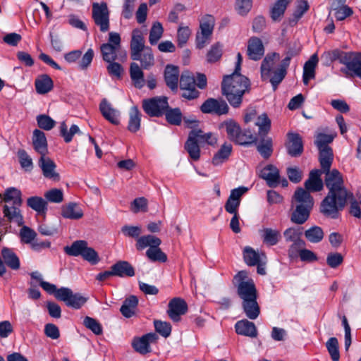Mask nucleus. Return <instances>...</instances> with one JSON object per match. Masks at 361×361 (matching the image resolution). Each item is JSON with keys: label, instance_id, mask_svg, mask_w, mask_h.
<instances>
[{"label": "nucleus", "instance_id": "obj_8", "mask_svg": "<svg viewBox=\"0 0 361 361\" xmlns=\"http://www.w3.org/2000/svg\"><path fill=\"white\" fill-rule=\"evenodd\" d=\"M64 250L70 256H82L85 260L92 264H96L99 261L97 252L93 248L88 247L85 240H76L71 246L65 247Z\"/></svg>", "mask_w": 361, "mask_h": 361}, {"label": "nucleus", "instance_id": "obj_48", "mask_svg": "<svg viewBox=\"0 0 361 361\" xmlns=\"http://www.w3.org/2000/svg\"><path fill=\"white\" fill-rule=\"evenodd\" d=\"M291 0H277L271 8V17L274 21H278L283 16L288 4Z\"/></svg>", "mask_w": 361, "mask_h": 361}, {"label": "nucleus", "instance_id": "obj_55", "mask_svg": "<svg viewBox=\"0 0 361 361\" xmlns=\"http://www.w3.org/2000/svg\"><path fill=\"white\" fill-rule=\"evenodd\" d=\"M154 326L156 331L164 338H168L171 334L172 327L169 322L154 320Z\"/></svg>", "mask_w": 361, "mask_h": 361}, {"label": "nucleus", "instance_id": "obj_62", "mask_svg": "<svg viewBox=\"0 0 361 361\" xmlns=\"http://www.w3.org/2000/svg\"><path fill=\"white\" fill-rule=\"evenodd\" d=\"M343 262V257L339 252H330L326 257V264L332 269L339 267Z\"/></svg>", "mask_w": 361, "mask_h": 361}, {"label": "nucleus", "instance_id": "obj_34", "mask_svg": "<svg viewBox=\"0 0 361 361\" xmlns=\"http://www.w3.org/2000/svg\"><path fill=\"white\" fill-rule=\"evenodd\" d=\"M318 63V57L316 54L311 56L310 59L305 62L303 67L302 80L305 85H307L310 80L315 76V68Z\"/></svg>", "mask_w": 361, "mask_h": 361}, {"label": "nucleus", "instance_id": "obj_64", "mask_svg": "<svg viewBox=\"0 0 361 361\" xmlns=\"http://www.w3.org/2000/svg\"><path fill=\"white\" fill-rule=\"evenodd\" d=\"M106 66L107 71L111 76L121 78L123 72V68L121 64L116 63L115 61L108 62Z\"/></svg>", "mask_w": 361, "mask_h": 361}, {"label": "nucleus", "instance_id": "obj_49", "mask_svg": "<svg viewBox=\"0 0 361 361\" xmlns=\"http://www.w3.org/2000/svg\"><path fill=\"white\" fill-rule=\"evenodd\" d=\"M166 119L169 123L179 126L182 121V113L179 108L166 109L164 112Z\"/></svg>", "mask_w": 361, "mask_h": 361}, {"label": "nucleus", "instance_id": "obj_18", "mask_svg": "<svg viewBox=\"0 0 361 361\" xmlns=\"http://www.w3.org/2000/svg\"><path fill=\"white\" fill-rule=\"evenodd\" d=\"M187 310L185 301L180 298H174L169 303L167 314L173 322H178L180 320V316L185 314Z\"/></svg>", "mask_w": 361, "mask_h": 361}, {"label": "nucleus", "instance_id": "obj_51", "mask_svg": "<svg viewBox=\"0 0 361 361\" xmlns=\"http://www.w3.org/2000/svg\"><path fill=\"white\" fill-rule=\"evenodd\" d=\"M257 140V137L250 130H241L238 133L233 142L240 145H247L253 143Z\"/></svg>", "mask_w": 361, "mask_h": 361}, {"label": "nucleus", "instance_id": "obj_14", "mask_svg": "<svg viewBox=\"0 0 361 361\" xmlns=\"http://www.w3.org/2000/svg\"><path fill=\"white\" fill-rule=\"evenodd\" d=\"M336 135V133H319L317 135L314 144L319 150V158H332L334 157L333 150L329 145L333 142Z\"/></svg>", "mask_w": 361, "mask_h": 361}, {"label": "nucleus", "instance_id": "obj_2", "mask_svg": "<svg viewBox=\"0 0 361 361\" xmlns=\"http://www.w3.org/2000/svg\"><path fill=\"white\" fill-rule=\"evenodd\" d=\"M237 293L242 300V308L250 319H257L260 314V307L257 301V290L252 279L245 271H240L233 279Z\"/></svg>", "mask_w": 361, "mask_h": 361}, {"label": "nucleus", "instance_id": "obj_32", "mask_svg": "<svg viewBox=\"0 0 361 361\" xmlns=\"http://www.w3.org/2000/svg\"><path fill=\"white\" fill-rule=\"evenodd\" d=\"M39 166L45 178L53 180L59 179V174L56 169V165L52 159H39Z\"/></svg>", "mask_w": 361, "mask_h": 361}, {"label": "nucleus", "instance_id": "obj_4", "mask_svg": "<svg viewBox=\"0 0 361 361\" xmlns=\"http://www.w3.org/2000/svg\"><path fill=\"white\" fill-rule=\"evenodd\" d=\"M292 204L295 206L290 221L296 224H303L309 219L314 205L311 195L302 188H298L293 197Z\"/></svg>", "mask_w": 361, "mask_h": 361}, {"label": "nucleus", "instance_id": "obj_41", "mask_svg": "<svg viewBox=\"0 0 361 361\" xmlns=\"http://www.w3.org/2000/svg\"><path fill=\"white\" fill-rule=\"evenodd\" d=\"M137 58L133 60L140 61L143 69L149 70L154 65V57L150 47H147L142 53H139Z\"/></svg>", "mask_w": 361, "mask_h": 361}, {"label": "nucleus", "instance_id": "obj_13", "mask_svg": "<svg viewBox=\"0 0 361 361\" xmlns=\"http://www.w3.org/2000/svg\"><path fill=\"white\" fill-rule=\"evenodd\" d=\"M200 32L196 35V46L202 49L210 39L214 27V18L209 15L204 16L200 22Z\"/></svg>", "mask_w": 361, "mask_h": 361}, {"label": "nucleus", "instance_id": "obj_1", "mask_svg": "<svg viewBox=\"0 0 361 361\" xmlns=\"http://www.w3.org/2000/svg\"><path fill=\"white\" fill-rule=\"evenodd\" d=\"M332 159H320L322 173H325V185L328 194L321 204V212L326 216L336 218L339 210L343 209L348 197H353L344 185L342 174L337 170L329 171Z\"/></svg>", "mask_w": 361, "mask_h": 361}, {"label": "nucleus", "instance_id": "obj_54", "mask_svg": "<svg viewBox=\"0 0 361 361\" xmlns=\"http://www.w3.org/2000/svg\"><path fill=\"white\" fill-rule=\"evenodd\" d=\"M326 347L333 361H338L340 359V353L338 350V341L335 337L330 338L326 343Z\"/></svg>", "mask_w": 361, "mask_h": 361}, {"label": "nucleus", "instance_id": "obj_52", "mask_svg": "<svg viewBox=\"0 0 361 361\" xmlns=\"http://www.w3.org/2000/svg\"><path fill=\"white\" fill-rule=\"evenodd\" d=\"M78 133H80V129L76 125H72L69 131H68L67 126L64 121L60 125V135L66 143L70 142L73 136Z\"/></svg>", "mask_w": 361, "mask_h": 361}, {"label": "nucleus", "instance_id": "obj_25", "mask_svg": "<svg viewBox=\"0 0 361 361\" xmlns=\"http://www.w3.org/2000/svg\"><path fill=\"white\" fill-rule=\"evenodd\" d=\"M61 216L65 219L78 220L84 215L81 207L75 202H69L61 207Z\"/></svg>", "mask_w": 361, "mask_h": 361}, {"label": "nucleus", "instance_id": "obj_61", "mask_svg": "<svg viewBox=\"0 0 361 361\" xmlns=\"http://www.w3.org/2000/svg\"><path fill=\"white\" fill-rule=\"evenodd\" d=\"M222 56V46L219 43L214 44L207 53V61L209 63L217 61Z\"/></svg>", "mask_w": 361, "mask_h": 361}, {"label": "nucleus", "instance_id": "obj_45", "mask_svg": "<svg viewBox=\"0 0 361 361\" xmlns=\"http://www.w3.org/2000/svg\"><path fill=\"white\" fill-rule=\"evenodd\" d=\"M219 128L225 130L228 137L232 141L235 140L238 133H240V126L233 119H228L221 123Z\"/></svg>", "mask_w": 361, "mask_h": 361}, {"label": "nucleus", "instance_id": "obj_3", "mask_svg": "<svg viewBox=\"0 0 361 361\" xmlns=\"http://www.w3.org/2000/svg\"><path fill=\"white\" fill-rule=\"evenodd\" d=\"M249 79L240 73H233L224 77L221 90L229 104L234 108L240 106L243 96L250 91Z\"/></svg>", "mask_w": 361, "mask_h": 361}, {"label": "nucleus", "instance_id": "obj_12", "mask_svg": "<svg viewBox=\"0 0 361 361\" xmlns=\"http://www.w3.org/2000/svg\"><path fill=\"white\" fill-rule=\"evenodd\" d=\"M341 63L345 66L341 71L346 75H356L361 78V53L348 52L341 60Z\"/></svg>", "mask_w": 361, "mask_h": 361}, {"label": "nucleus", "instance_id": "obj_26", "mask_svg": "<svg viewBox=\"0 0 361 361\" xmlns=\"http://www.w3.org/2000/svg\"><path fill=\"white\" fill-rule=\"evenodd\" d=\"M20 206L21 205L15 204H12L11 205L6 204L3 208L4 215L8 221L14 222L18 226H21L23 224V216L20 209Z\"/></svg>", "mask_w": 361, "mask_h": 361}, {"label": "nucleus", "instance_id": "obj_53", "mask_svg": "<svg viewBox=\"0 0 361 361\" xmlns=\"http://www.w3.org/2000/svg\"><path fill=\"white\" fill-rule=\"evenodd\" d=\"M164 28L159 22H155L149 31V41L152 45L156 44L162 37Z\"/></svg>", "mask_w": 361, "mask_h": 361}, {"label": "nucleus", "instance_id": "obj_57", "mask_svg": "<svg viewBox=\"0 0 361 361\" xmlns=\"http://www.w3.org/2000/svg\"><path fill=\"white\" fill-rule=\"evenodd\" d=\"M87 300V298L81 295L80 293H73L72 292V296H70L66 305L74 309H79L84 305Z\"/></svg>", "mask_w": 361, "mask_h": 361}, {"label": "nucleus", "instance_id": "obj_23", "mask_svg": "<svg viewBox=\"0 0 361 361\" xmlns=\"http://www.w3.org/2000/svg\"><path fill=\"white\" fill-rule=\"evenodd\" d=\"M247 53L250 59L259 60L264 54V48L262 40L257 37H251L247 43Z\"/></svg>", "mask_w": 361, "mask_h": 361}, {"label": "nucleus", "instance_id": "obj_5", "mask_svg": "<svg viewBox=\"0 0 361 361\" xmlns=\"http://www.w3.org/2000/svg\"><path fill=\"white\" fill-rule=\"evenodd\" d=\"M207 78L203 73L197 74V80L194 75L189 71L182 73L180 78V87L183 91L182 96L188 99H194L199 97L200 92L196 89H204L207 87Z\"/></svg>", "mask_w": 361, "mask_h": 361}, {"label": "nucleus", "instance_id": "obj_15", "mask_svg": "<svg viewBox=\"0 0 361 361\" xmlns=\"http://www.w3.org/2000/svg\"><path fill=\"white\" fill-rule=\"evenodd\" d=\"M100 50L103 60L107 63L115 61L117 59L123 62L127 59L126 51H122L115 46H111L110 43L102 44L100 47Z\"/></svg>", "mask_w": 361, "mask_h": 361}, {"label": "nucleus", "instance_id": "obj_9", "mask_svg": "<svg viewBox=\"0 0 361 361\" xmlns=\"http://www.w3.org/2000/svg\"><path fill=\"white\" fill-rule=\"evenodd\" d=\"M92 16L101 32H106L109 30V11L106 3H94Z\"/></svg>", "mask_w": 361, "mask_h": 361}, {"label": "nucleus", "instance_id": "obj_11", "mask_svg": "<svg viewBox=\"0 0 361 361\" xmlns=\"http://www.w3.org/2000/svg\"><path fill=\"white\" fill-rule=\"evenodd\" d=\"M244 121L246 123L255 121V125L259 128L258 135L260 137H264L270 130L271 121L265 113L257 116L255 109H249L244 116Z\"/></svg>", "mask_w": 361, "mask_h": 361}, {"label": "nucleus", "instance_id": "obj_17", "mask_svg": "<svg viewBox=\"0 0 361 361\" xmlns=\"http://www.w3.org/2000/svg\"><path fill=\"white\" fill-rule=\"evenodd\" d=\"M200 109L204 114L224 115L228 114L229 108L225 101L209 98L202 104Z\"/></svg>", "mask_w": 361, "mask_h": 361}, {"label": "nucleus", "instance_id": "obj_10", "mask_svg": "<svg viewBox=\"0 0 361 361\" xmlns=\"http://www.w3.org/2000/svg\"><path fill=\"white\" fill-rule=\"evenodd\" d=\"M142 108L150 116H161L169 108L168 99L166 97H155L145 99L142 102Z\"/></svg>", "mask_w": 361, "mask_h": 361}, {"label": "nucleus", "instance_id": "obj_44", "mask_svg": "<svg viewBox=\"0 0 361 361\" xmlns=\"http://www.w3.org/2000/svg\"><path fill=\"white\" fill-rule=\"evenodd\" d=\"M27 205L38 214H44L47 210V201L39 196H32L27 198Z\"/></svg>", "mask_w": 361, "mask_h": 361}, {"label": "nucleus", "instance_id": "obj_35", "mask_svg": "<svg viewBox=\"0 0 361 361\" xmlns=\"http://www.w3.org/2000/svg\"><path fill=\"white\" fill-rule=\"evenodd\" d=\"M190 134L198 142L199 145H203L208 144L213 145L216 143V138L212 133H204L200 129H192Z\"/></svg>", "mask_w": 361, "mask_h": 361}, {"label": "nucleus", "instance_id": "obj_59", "mask_svg": "<svg viewBox=\"0 0 361 361\" xmlns=\"http://www.w3.org/2000/svg\"><path fill=\"white\" fill-rule=\"evenodd\" d=\"M44 197L48 201L54 203H61L63 200V191L57 188L47 191L44 193Z\"/></svg>", "mask_w": 361, "mask_h": 361}, {"label": "nucleus", "instance_id": "obj_56", "mask_svg": "<svg viewBox=\"0 0 361 361\" xmlns=\"http://www.w3.org/2000/svg\"><path fill=\"white\" fill-rule=\"evenodd\" d=\"M36 120L38 126L44 130H50L56 125L55 121H54L50 116L45 114L38 115Z\"/></svg>", "mask_w": 361, "mask_h": 361}, {"label": "nucleus", "instance_id": "obj_39", "mask_svg": "<svg viewBox=\"0 0 361 361\" xmlns=\"http://www.w3.org/2000/svg\"><path fill=\"white\" fill-rule=\"evenodd\" d=\"M138 304V299L135 295H130L123 302L120 311L123 317L130 318L135 314V310Z\"/></svg>", "mask_w": 361, "mask_h": 361}, {"label": "nucleus", "instance_id": "obj_20", "mask_svg": "<svg viewBox=\"0 0 361 361\" xmlns=\"http://www.w3.org/2000/svg\"><path fill=\"white\" fill-rule=\"evenodd\" d=\"M158 336L155 333H149L140 338H135L133 342L134 349L141 353L147 354L151 351L150 343H155Z\"/></svg>", "mask_w": 361, "mask_h": 361}, {"label": "nucleus", "instance_id": "obj_31", "mask_svg": "<svg viewBox=\"0 0 361 361\" xmlns=\"http://www.w3.org/2000/svg\"><path fill=\"white\" fill-rule=\"evenodd\" d=\"M260 236L263 243L269 246L276 245L281 238V233L279 230L271 228H264L259 231Z\"/></svg>", "mask_w": 361, "mask_h": 361}, {"label": "nucleus", "instance_id": "obj_46", "mask_svg": "<svg viewBox=\"0 0 361 361\" xmlns=\"http://www.w3.org/2000/svg\"><path fill=\"white\" fill-rule=\"evenodd\" d=\"M141 114L137 106H133L129 111L128 129L133 133L137 132L140 127Z\"/></svg>", "mask_w": 361, "mask_h": 361}, {"label": "nucleus", "instance_id": "obj_22", "mask_svg": "<svg viewBox=\"0 0 361 361\" xmlns=\"http://www.w3.org/2000/svg\"><path fill=\"white\" fill-rule=\"evenodd\" d=\"M223 163V159H192L191 164L196 172L202 176H207L213 166H219Z\"/></svg>", "mask_w": 361, "mask_h": 361}, {"label": "nucleus", "instance_id": "obj_43", "mask_svg": "<svg viewBox=\"0 0 361 361\" xmlns=\"http://www.w3.org/2000/svg\"><path fill=\"white\" fill-rule=\"evenodd\" d=\"M3 200L7 204L12 202V204L22 205V192L16 188H8L4 192Z\"/></svg>", "mask_w": 361, "mask_h": 361}, {"label": "nucleus", "instance_id": "obj_27", "mask_svg": "<svg viewBox=\"0 0 361 361\" xmlns=\"http://www.w3.org/2000/svg\"><path fill=\"white\" fill-rule=\"evenodd\" d=\"M322 171L319 169L311 171L308 179L305 182L306 191L318 192L323 188V182L320 178Z\"/></svg>", "mask_w": 361, "mask_h": 361}, {"label": "nucleus", "instance_id": "obj_30", "mask_svg": "<svg viewBox=\"0 0 361 361\" xmlns=\"http://www.w3.org/2000/svg\"><path fill=\"white\" fill-rule=\"evenodd\" d=\"M32 143L35 149L41 155V158H44L47 152V143L44 133L35 129L33 131Z\"/></svg>", "mask_w": 361, "mask_h": 361}, {"label": "nucleus", "instance_id": "obj_21", "mask_svg": "<svg viewBox=\"0 0 361 361\" xmlns=\"http://www.w3.org/2000/svg\"><path fill=\"white\" fill-rule=\"evenodd\" d=\"M147 47L145 46V39L142 32L138 29L133 30L130 44L131 59H138L137 54L142 53Z\"/></svg>", "mask_w": 361, "mask_h": 361}, {"label": "nucleus", "instance_id": "obj_33", "mask_svg": "<svg viewBox=\"0 0 361 361\" xmlns=\"http://www.w3.org/2000/svg\"><path fill=\"white\" fill-rule=\"evenodd\" d=\"M142 67H140L137 63L133 62L130 65V76L131 80L134 85V86L137 88H142L144 87L145 84V80L144 78V73L142 71Z\"/></svg>", "mask_w": 361, "mask_h": 361}, {"label": "nucleus", "instance_id": "obj_60", "mask_svg": "<svg viewBox=\"0 0 361 361\" xmlns=\"http://www.w3.org/2000/svg\"><path fill=\"white\" fill-rule=\"evenodd\" d=\"M84 325L90 329L94 334L100 335L102 334V327L99 322L94 318L86 317L84 319Z\"/></svg>", "mask_w": 361, "mask_h": 361}, {"label": "nucleus", "instance_id": "obj_29", "mask_svg": "<svg viewBox=\"0 0 361 361\" xmlns=\"http://www.w3.org/2000/svg\"><path fill=\"white\" fill-rule=\"evenodd\" d=\"M179 71L177 66L167 65L164 70V80L166 85L171 90L178 89Z\"/></svg>", "mask_w": 361, "mask_h": 361}, {"label": "nucleus", "instance_id": "obj_63", "mask_svg": "<svg viewBox=\"0 0 361 361\" xmlns=\"http://www.w3.org/2000/svg\"><path fill=\"white\" fill-rule=\"evenodd\" d=\"M191 32L188 27H180L178 30L177 38L179 47H183L188 42Z\"/></svg>", "mask_w": 361, "mask_h": 361}, {"label": "nucleus", "instance_id": "obj_40", "mask_svg": "<svg viewBox=\"0 0 361 361\" xmlns=\"http://www.w3.org/2000/svg\"><path fill=\"white\" fill-rule=\"evenodd\" d=\"M243 258L248 266H255L266 258L264 254L261 255L250 247H245L243 250Z\"/></svg>", "mask_w": 361, "mask_h": 361}, {"label": "nucleus", "instance_id": "obj_37", "mask_svg": "<svg viewBox=\"0 0 361 361\" xmlns=\"http://www.w3.org/2000/svg\"><path fill=\"white\" fill-rule=\"evenodd\" d=\"M261 177L267 180L270 187H273L279 183V172L276 167L268 165L261 171Z\"/></svg>", "mask_w": 361, "mask_h": 361}, {"label": "nucleus", "instance_id": "obj_24", "mask_svg": "<svg viewBox=\"0 0 361 361\" xmlns=\"http://www.w3.org/2000/svg\"><path fill=\"white\" fill-rule=\"evenodd\" d=\"M101 114L111 123L119 124L120 111L114 109L106 99H103L99 104Z\"/></svg>", "mask_w": 361, "mask_h": 361}, {"label": "nucleus", "instance_id": "obj_38", "mask_svg": "<svg viewBox=\"0 0 361 361\" xmlns=\"http://www.w3.org/2000/svg\"><path fill=\"white\" fill-rule=\"evenodd\" d=\"M35 85L38 94H44L53 89L54 83L48 75L44 74L36 78Z\"/></svg>", "mask_w": 361, "mask_h": 361}, {"label": "nucleus", "instance_id": "obj_42", "mask_svg": "<svg viewBox=\"0 0 361 361\" xmlns=\"http://www.w3.org/2000/svg\"><path fill=\"white\" fill-rule=\"evenodd\" d=\"M257 149L263 158H269L273 153V141L269 137H262L257 144Z\"/></svg>", "mask_w": 361, "mask_h": 361}, {"label": "nucleus", "instance_id": "obj_19", "mask_svg": "<svg viewBox=\"0 0 361 361\" xmlns=\"http://www.w3.org/2000/svg\"><path fill=\"white\" fill-rule=\"evenodd\" d=\"M288 140L286 144L288 155L290 157H300L303 152V142L302 137L298 133H288Z\"/></svg>", "mask_w": 361, "mask_h": 361}, {"label": "nucleus", "instance_id": "obj_47", "mask_svg": "<svg viewBox=\"0 0 361 361\" xmlns=\"http://www.w3.org/2000/svg\"><path fill=\"white\" fill-rule=\"evenodd\" d=\"M304 235L310 243H319L323 240L324 233L321 227L314 226L307 229Z\"/></svg>", "mask_w": 361, "mask_h": 361}, {"label": "nucleus", "instance_id": "obj_58", "mask_svg": "<svg viewBox=\"0 0 361 361\" xmlns=\"http://www.w3.org/2000/svg\"><path fill=\"white\" fill-rule=\"evenodd\" d=\"M36 235V232L27 226H25L20 230V237L24 243L31 245L35 240Z\"/></svg>", "mask_w": 361, "mask_h": 361}, {"label": "nucleus", "instance_id": "obj_50", "mask_svg": "<svg viewBox=\"0 0 361 361\" xmlns=\"http://www.w3.org/2000/svg\"><path fill=\"white\" fill-rule=\"evenodd\" d=\"M185 149L190 158H200V145L190 133L185 145Z\"/></svg>", "mask_w": 361, "mask_h": 361}, {"label": "nucleus", "instance_id": "obj_7", "mask_svg": "<svg viewBox=\"0 0 361 361\" xmlns=\"http://www.w3.org/2000/svg\"><path fill=\"white\" fill-rule=\"evenodd\" d=\"M275 58L279 59V54L274 53L272 55H267L262 61L261 65V76L262 80H269L273 86L274 90H276L278 85L283 80L286 75V71L275 68Z\"/></svg>", "mask_w": 361, "mask_h": 361}, {"label": "nucleus", "instance_id": "obj_28", "mask_svg": "<svg viewBox=\"0 0 361 361\" xmlns=\"http://www.w3.org/2000/svg\"><path fill=\"white\" fill-rule=\"evenodd\" d=\"M235 332L239 335L255 338L257 336V330L255 324L247 319H242L235 324Z\"/></svg>", "mask_w": 361, "mask_h": 361}, {"label": "nucleus", "instance_id": "obj_16", "mask_svg": "<svg viewBox=\"0 0 361 361\" xmlns=\"http://www.w3.org/2000/svg\"><path fill=\"white\" fill-rule=\"evenodd\" d=\"M302 233L300 228L295 227L288 228L283 232L285 240L286 242H293V244L288 249L289 256H293L298 247L305 246V242L300 238Z\"/></svg>", "mask_w": 361, "mask_h": 361}, {"label": "nucleus", "instance_id": "obj_36", "mask_svg": "<svg viewBox=\"0 0 361 361\" xmlns=\"http://www.w3.org/2000/svg\"><path fill=\"white\" fill-rule=\"evenodd\" d=\"M111 269H113L114 274L116 276L131 277L135 275L134 268L129 262L126 261H119L111 266Z\"/></svg>", "mask_w": 361, "mask_h": 361}, {"label": "nucleus", "instance_id": "obj_6", "mask_svg": "<svg viewBox=\"0 0 361 361\" xmlns=\"http://www.w3.org/2000/svg\"><path fill=\"white\" fill-rule=\"evenodd\" d=\"M161 243V240L158 237L147 235L137 239L136 248L137 250H142L149 247L146 251L147 257L152 262H165L167 261V256L159 248Z\"/></svg>", "mask_w": 361, "mask_h": 361}]
</instances>
